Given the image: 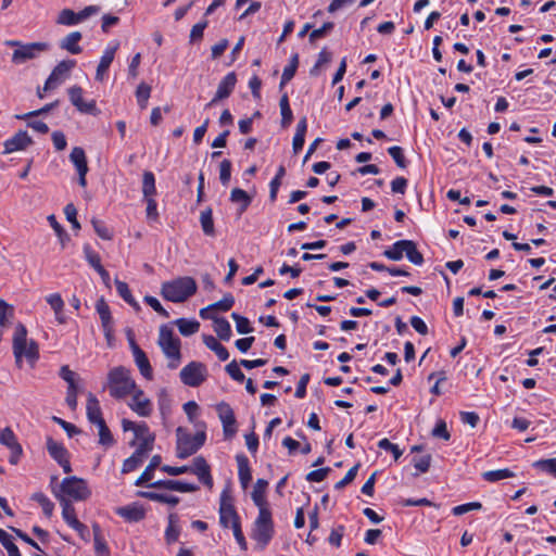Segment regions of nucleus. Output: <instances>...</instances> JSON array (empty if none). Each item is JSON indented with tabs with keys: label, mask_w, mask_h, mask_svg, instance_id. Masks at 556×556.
<instances>
[{
	"label": "nucleus",
	"mask_w": 556,
	"mask_h": 556,
	"mask_svg": "<svg viewBox=\"0 0 556 556\" xmlns=\"http://www.w3.org/2000/svg\"><path fill=\"white\" fill-rule=\"evenodd\" d=\"M189 472L198 476L199 480L206 486H213V478L211 476L210 466L202 456L193 459V465L189 468Z\"/></svg>",
	"instance_id": "aec40b11"
},
{
	"label": "nucleus",
	"mask_w": 556,
	"mask_h": 556,
	"mask_svg": "<svg viewBox=\"0 0 556 556\" xmlns=\"http://www.w3.org/2000/svg\"><path fill=\"white\" fill-rule=\"evenodd\" d=\"M214 321V331L218 336L220 340L228 341L231 337V326L229 321L224 317H215Z\"/></svg>",
	"instance_id": "c9c22d12"
},
{
	"label": "nucleus",
	"mask_w": 556,
	"mask_h": 556,
	"mask_svg": "<svg viewBox=\"0 0 556 556\" xmlns=\"http://www.w3.org/2000/svg\"><path fill=\"white\" fill-rule=\"evenodd\" d=\"M31 500L41 506L42 511L47 517L50 518L53 515L54 504L46 494L42 492H36L31 495Z\"/></svg>",
	"instance_id": "49530a36"
},
{
	"label": "nucleus",
	"mask_w": 556,
	"mask_h": 556,
	"mask_svg": "<svg viewBox=\"0 0 556 556\" xmlns=\"http://www.w3.org/2000/svg\"><path fill=\"white\" fill-rule=\"evenodd\" d=\"M129 408L141 417H149L152 414L153 405L150 399L144 395L141 389H136L128 403Z\"/></svg>",
	"instance_id": "2eb2a0df"
},
{
	"label": "nucleus",
	"mask_w": 556,
	"mask_h": 556,
	"mask_svg": "<svg viewBox=\"0 0 556 556\" xmlns=\"http://www.w3.org/2000/svg\"><path fill=\"white\" fill-rule=\"evenodd\" d=\"M151 96V87L146 83H141L136 90V98L140 109L144 110Z\"/></svg>",
	"instance_id": "864d4df0"
},
{
	"label": "nucleus",
	"mask_w": 556,
	"mask_h": 556,
	"mask_svg": "<svg viewBox=\"0 0 556 556\" xmlns=\"http://www.w3.org/2000/svg\"><path fill=\"white\" fill-rule=\"evenodd\" d=\"M142 193L144 198L153 197L156 193L155 177L152 172H144L142 177Z\"/></svg>",
	"instance_id": "09e8293b"
},
{
	"label": "nucleus",
	"mask_w": 556,
	"mask_h": 556,
	"mask_svg": "<svg viewBox=\"0 0 556 556\" xmlns=\"http://www.w3.org/2000/svg\"><path fill=\"white\" fill-rule=\"evenodd\" d=\"M161 456L160 455H154L149 465L146 467V469L143 470V472L140 475V477L136 480V485H142L149 481L152 480L153 478V473H154V470L161 465Z\"/></svg>",
	"instance_id": "473e14b6"
},
{
	"label": "nucleus",
	"mask_w": 556,
	"mask_h": 556,
	"mask_svg": "<svg viewBox=\"0 0 556 556\" xmlns=\"http://www.w3.org/2000/svg\"><path fill=\"white\" fill-rule=\"evenodd\" d=\"M84 254H85V257H86V261L88 262V264L93 267L96 270H98V268L100 267H103L101 265V258H100V255L94 252L90 245L86 244L84 247Z\"/></svg>",
	"instance_id": "680f3d73"
},
{
	"label": "nucleus",
	"mask_w": 556,
	"mask_h": 556,
	"mask_svg": "<svg viewBox=\"0 0 556 556\" xmlns=\"http://www.w3.org/2000/svg\"><path fill=\"white\" fill-rule=\"evenodd\" d=\"M8 46L16 47L12 54V62L15 64H23L29 60L37 58V55L46 50L49 46L46 42H31L23 45L16 40L7 41Z\"/></svg>",
	"instance_id": "6e6552de"
},
{
	"label": "nucleus",
	"mask_w": 556,
	"mask_h": 556,
	"mask_svg": "<svg viewBox=\"0 0 556 556\" xmlns=\"http://www.w3.org/2000/svg\"><path fill=\"white\" fill-rule=\"evenodd\" d=\"M148 452L136 448L130 457L124 460L122 466V472L128 473L134 471L138 466H140L143 459L148 456Z\"/></svg>",
	"instance_id": "7c9ffc66"
},
{
	"label": "nucleus",
	"mask_w": 556,
	"mask_h": 556,
	"mask_svg": "<svg viewBox=\"0 0 556 556\" xmlns=\"http://www.w3.org/2000/svg\"><path fill=\"white\" fill-rule=\"evenodd\" d=\"M231 318L236 321V329L239 333L247 334L253 331V328L250 326V321L247 317L232 313Z\"/></svg>",
	"instance_id": "6e6d98bb"
},
{
	"label": "nucleus",
	"mask_w": 556,
	"mask_h": 556,
	"mask_svg": "<svg viewBox=\"0 0 556 556\" xmlns=\"http://www.w3.org/2000/svg\"><path fill=\"white\" fill-rule=\"evenodd\" d=\"M0 443L11 451L10 463L17 464L23 450L11 428L7 427L0 431Z\"/></svg>",
	"instance_id": "dca6fc26"
},
{
	"label": "nucleus",
	"mask_w": 556,
	"mask_h": 556,
	"mask_svg": "<svg viewBox=\"0 0 556 556\" xmlns=\"http://www.w3.org/2000/svg\"><path fill=\"white\" fill-rule=\"evenodd\" d=\"M184 384L195 388L201 386L207 378V368L201 362H190L179 372Z\"/></svg>",
	"instance_id": "9d476101"
},
{
	"label": "nucleus",
	"mask_w": 556,
	"mask_h": 556,
	"mask_svg": "<svg viewBox=\"0 0 556 556\" xmlns=\"http://www.w3.org/2000/svg\"><path fill=\"white\" fill-rule=\"evenodd\" d=\"M52 493L58 501L63 497L71 502L86 501L91 495V491L86 480L76 476L64 478L59 486H52Z\"/></svg>",
	"instance_id": "f03ea898"
},
{
	"label": "nucleus",
	"mask_w": 556,
	"mask_h": 556,
	"mask_svg": "<svg viewBox=\"0 0 556 556\" xmlns=\"http://www.w3.org/2000/svg\"><path fill=\"white\" fill-rule=\"evenodd\" d=\"M70 160L76 167L77 172L88 170L87 159L83 148H73L70 154Z\"/></svg>",
	"instance_id": "4c0bfd02"
},
{
	"label": "nucleus",
	"mask_w": 556,
	"mask_h": 556,
	"mask_svg": "<svg viewBox=\"0 0 556 556\" xmlns=\"http://www.w3.org/2000/svg\"><path fill=\"white\" fill-rule=\"evenodd\" d=\"M140 495L150 501L168 504L170 506H176L179 503V497L166 493L148 491L141 492Z\"/></svg>",
	"instance_id": "72a5a7b5"
},
{
	"label": "nucleus",
	"mask_w": 556,
	"mask_h": 556,
	"mask_svg": "<svg viewBox=\"0 0 556 556\" xmlns=\"http://www.w3.org/2000/svg\"><path fill=\"white\" fill-rule=\"evenodd\" d=\"M306 131H307V119L304 116L299 121V123L296 125V130H295V134L293 137L292 149H293L294 154H298L303 149Z\"/></svg>",
	"instance_id": "c756f323"
},
{
	"label": "nucleus",
	"mask_w": 556,
	"mask_h": 556,
	"mask_svg": "<svg viewBox=\"0 0 556 556\" xmlns=\"http://www.w3.org/2000/svg\"><path fill=\"white\" fill-rule=\"evenodd\" d=\"M115 286H116V291H117L118 295L127 304H129L130 306H132L135 309L138 311L140 308V306H139L138 302L135 300V298L132 296L128 285L124 281L115 280Z\"/></svg>",
	"instance_id": "58836bf2"
},
{
	"label": "nucleus",
	"mask_w": 556,
	"mask_h": 556,
	"mask_svg": "<svg viewBox=\"0 0 556 556\" xmlns=\"http://www.w3.org/2000/svg\"><path fill=\"white\" fill-rule=\"evenodd\" d=\"M81 37L83 35L80 31L70 33L60 41V48L72 54H79L83 51L81 47L78 45Z\"/></svg>",
	"instance_id": "bb28decb"
},
{
	"label": "nucleus",
	"mask_w": 556,
	"mask_h": 556,
	"mask_svg": "<svg viewBox=\"0 0 556 556\" xmlns=\"http://www.w3.org/2000/svg\"><path fill=\"white\" fill-rule=\"evenodd\" d=\"M60 505L62 506V517L64 521L73 528L76 523L79 522V520L76 517V510L71 501L64 500L63 497L59 501Z\"/></svg>",
	"instance_id": "2f4dec72"
},
{
	"label": "nucleus",
	"mask_w": 556,
	"mask_h": 556,
	"mask_svg": "<svg viewBox=\"0 0 556 556\" xmlns=\"http://www.w3.org/2000/svg\"><path fill=\"white\" fill-rule=\"evenodd\" d=\"M237 84V76L233 72L228 73L218 84L214 98L206 104V108L214 105L217 101L227 99L233 91Z\"/></svg>",
	"instance_id": "6ab92c4d"
},
{
	"label": "nucleus",
	"mask_w": 556,
	"mask_h": 556,
	"mask_svg": "<svg viewBox=\"0 0 556 556\" xmlns=\"http://www.w3.org/2000/svg\"><path fill=\"white\" fill-rule=\"evenodd\" d=\"M56 23L60 25L73 26L79 24L80 21L78 13L71 9H63L58 15Z\"/></svg>",
	"instance_id": "3c124183"
},
{
	"label": "nucleus",
	"mask_w": 556,
	"mask_h": 556,
	"mask_svg": "<svg viewBox=\"0 0 556 556\" xmlns=\"http://www.w3.org/2000/svg\"><path fill=\"white\" fill-rule=\"evenodd\" d=\"M231 177V162L229 160H224L219 165V180L223 186H227L230 181Z\"/></svg>",
	"instance_id": "69168bd1"
},
{
	"label": "nucleus",
	"mask_w": 556,
	"mask_h": 556,
	"mask_svg": "<svg viewBox=\"0 0 556 556\" xmlns=\"http://www.w3.org/2000/svg\"><path fill=\"white\" fill-rule=\"evenodd\" d=\"M225 370L237 382H243L245 380V376L240 369V363H237L236 361L227 364Z\"/></svg>",
	"instance_id": "bf43d9fd"
},
{
	"label": "nucleus",
	"mask_w": 556,
	"mask_h": 556,
	"mask_svg": "<svg viewBox=\"0 0 556 556\" xmlns=\"http://www.w3.org/2000/svg\"><path fill=\"white\" fill-rule=\"evenodd\" d=\"M182 429H177V457L185 459L194 454L205 442L206 435L203 431L197 432L194 435L181 434Z\"/></svg>",
	"instance_id": "1a4fd4ad"
},
{
	"label": "nucleus",
	"mask_w": 556,
	"mask_h": 556,
	"mask_svg": "<svg viewBox=\"0 0 556 556\" xmlns=\"http://www.w3.org/2000/svg\"><path fill=\"white\" fill-rule=\"evenodd\" d=\"M482 477L488 482H497L503 479L515 477V473L508 468L490 470L482 473Z\"/></svg>",
	"instance_id": "de8ad7c7"
},
{
	"label": "nucleus",
	"mask_w": 556,
	"mask_h": 556,
	"mask_svg": "<svg viewBox=\"0 0 556 556\" xmlns=\"http://www.w3.org/2000/svg\"><path fill=\"white\" fill-rule=\"evenodd\" d=\"M230 201L233 203H240L239 213L241 214L250 206L252 197H250L247 191L240 188H233L230 192Z\"/></svg>",
	"instance_id": "f704fd0d"
},
{
	"label": "nucleus",
	"mask_w": 556,
	"mask_h": 556,
	"mask_svg": "<svg viewBox=\"0 0 556 556\" xmlns=\"http://www.w3.org/2000/svg\"><path fill=\"white\" fill-rule=\"evenodd\" d=\"M48 222L50 224V226L53 228V230L55 231V233L58 235V237L60 238L62 244L64 245L65 244V241H68L70 240V237L66 233V231L63 229V227L58 223L56 218L54 215H50L48 216Z\"/></svg>",
	"instance_id": "774afa93"
},
{
	"label": "nucleus",
	"mask_w": 556,
	"mask_h": 556,
	"mask_svg": "<svg viewBox=\"0 0 556 556\" xmlns=\"http://www.w3.org/2000/svg\"><path fill=\"white\" fill-rule=\"evenodd\" d=\"M150 488L166 489L177 492H195L199 486L192 483H187L178 480H159L151 484Z\"/></svg>",
	"instance_id": "412c9836"
},
{
	"label": "nucleus",
	"mask_w": 556,
	"mask_h": 556,
	"mask_svg": "<svg viewBox=\"0 0 556 556\" xmlns=\"http://www.w3.org/2000/svg\"><path fill=\"white\" fill-rule=\"evenodd\" d=\"M116 514L130 522H138L146 516L144 509L136 504L118 507Z\"/></svg>",
	"instance_id": "4be33fe9"
},
{
	"label": "nucleus",
	"mask_w": 556,
	"mask_h": 556,
	"mask_svg": "<svg viewBox=\"0 0 556 556\" xmlns=\"http://www.w3.org/2000/svg\"><path fill=\"white\" fill-rule=\"evenodd\" d=\"M235 304V298L232 294L227 293L224 295V298L211 305H208V308H212L213 311H222L227 312L229 311Z\"/></svg>",
	"instance_id": "5fc2aeb1"
},
{
	"label": "nucleus",
	"mask_w": 556,
	"mask_h": 556,
	"mask_svg": "<svg viewBox=\"0 0 556 556\" xmlns=\"http://www.w3.org/2000/svg\"><path fill=\"white\" fill-rule=\"evenodd\" d=\"M334 27V24L332 22H326L323 24L321 27L314 29L309 34V41L314 42L315 40L325 37L329 31H331Z\"/></svg>",
	"instance_id": "338daca9"
},
{
	"label": "nucleus",
	"mask_w": 556,
	"mask_h": 556,
	"mask_svg": "<svg viewBox=\"0 0 556 556\" xmlns=\"http://www.w3.org/2000/svg\"><path fill=\"white\" fill-rule=\"evenodd\" d=\"M378 447L392 453L395 460H397L403 454V452L400 450V447L396 444H393L387 438L381 439L378 442Z\"/></svg>",
	"instance_id": "e2e57ef3"
},
{
	"label": "nucleus",
	"mask_w": 556,
	"mask_h": 556,
	"mask_svg": "<svg viewBox=\"0 0 556 556\" xmlns=\"http://www.w3.org/2000/svg\"><path fill=\"white\" fill-rule=\"evenodd\" d=\"M122 428L124 431L134 432L135 438L130 442L131 446H136V448L148 453L152 451L155 435L150 431L146 422L136 424L131 420L123 419Z\"/></svg>",
	"instance_id": "0eeeda50"
},
{
	"label": "nucleus",
	"mask_w": 556,
	"mask_h": 556,
	"mask_svg": "<svg viewBox=\"0 0 556 556\" xmlns=\"http://www.w3.org/2000/svg\"><path fill=\"white\" fill-rule=\"evenodd\" d=\"M200 224L204 235L213 237L215 235L213 212L212 208L207 207L200 215Z\"/></svg>",
	"instance_id": "c03bdc74"
},
{
	"label": "nucleus",
	"mask_w": 556,
	"mask_h": 556,
	"mask_svg": "<svg viewBox=\"0 0 556 556\" xmlns=\"http://www.w3.org/2000/svg\"><path fill=\"white\" fill-rule=\"evenodd\" d=\"M116 50H117V45L105 49L103 55L101 56L100 63L97 67V73H96L97 80L102 81L104 79V75L108 72L110 65L112 64V62L114 60Z\"/></svg>",
	"instance_id": "393cba45"
},
{
	"label": "nucleus",
	"mask_w": 556,
	"mask_h": 556,
	"mask_svg": "<svg viewBox=\"0 0 556 556\" xmlns=\"http://www.w3.org/2000/svg\"><path fill=\"white\" fill-rule=\"evenodd\" d=\"M135 363L140 371V374L147 379L152 380L153 379V370L150 364V361L144 353L143 350L140 348L135 349V355H134Z\"/></svg>",
	"instance_id": "5701e85b"
},
{
	"label": "nucleus",
	"mask_w": 556,
	"mask_h": 556,
	"mask_svg": "<svg viewBox=\"0 0 556 556\" xmlns=\"http://www.w3.org/2000/svg\"><path fill=\"white\" fill-rule=\"evenodd\" d=\"M159 345L168 358L167 367L176 369L181 361L180 340L174 336L173 329L167 325H163L160 328Z\"/></svg>",
	"instance_id": "423d86ee"
},
{
	"label": "nucleus",
	"mask_w": 556,
	"mask_h": 556,
	"mask_svg": "<svg viewBox=\"0 0 556 556\" xmlns=\"http://www.w3.org/2000/svg\"><path fill=\"white\" fill-rule=\"evenodd\" d=\"M178 518L176 515L170 514L168 517V526L165 531V541L167 544L175 543L180 534V529L177 526Z\"/></svg>",
	"instance_id": "a19ab883"
},
{
	"label": "nucleus",
	"mask_w": 556,
	"mask_h": 556,
	"mask_svg": "<svg viewBox=\"0 0 556 556\" xmlns=\"http://www.w3.org/2000/svg\"><path fill=\"white\" fill-rule=\"evenodd\" d=\"M96 309L100 316L102 327L113 325V318L111 315L110 307L103 298H101L97 301Z\"/></svg>",
	"instance_id": "a18cd8bd"
},
{
	"label": "nucleus",
	"mask_w": 556,
	"mask_h": 556,
	"mask_svg": "<svg viewBox=\"0 0 556 556\" xmlns=\"http://www.w3.org/2000/svg\"><path fill=\"white\" fill-rule=\"evenodd\" d=\"M267 485L268 482L264 479H258L254 484L251 496L254 504L258 507V511H261L263 508H269L265 497Z\"/></svg>",
	"instance_id": "a878e982"
},
{
	"label": "nucleus",
	"mask_w": 556,
	"mask_h": 556,
	"mask_svg": "<svg viewBox=\"0 0 556 556\" xmlns=\"http://www.w3.org/2000/svg\"><path fill=\"white\" fill-rule=\"evenodd\" d=\"M238 464V476L240 483L243 488H247L252 480V473L249 465V459L245 455L240 454L236 456Z\"/></svg>",
	"instance_id": "c85d7f7f"
},
{
	"label": "nucleus",
	"mask_w": 556,
	"mask_h": 556,
	"mask_svg": "<svg viewBox=\"0 0 556 556\" xmlns=\"http://www.w3.org/2000/svg\"><path fill=\"white\" fill-rule=\"evenodd\" d=\"M197 282L191 277H179L170 281H165L161 286L162 296L174 303H181L188 300L197 292Z\"/></svg>",
	"instance_id": "f257e3e1"
},
{
	"label": "nucleus",
	"mask_w": 556,
	"mask_h": 556,
	"mask_svg": "<svg viewBox=\"0 0 556 556\" xmlns=\"http://www.w3.org/2000/svg\"><path fill=\"white\" fill-rule=\"evenodd\" d=\"M298 66H299V55L295 53L291 56L289 64L283 68L280 85H279L280 89H282L283 86L294 77Z\"/></svg>",
	"instance_id": "ea45409f"
},
{
	"label": "nucleus",
	"mask_w": 556,
	"mask_h": 556,
	"mask_svg": "<svg viewBox=\"0 0 556 556\" xmlns=\"http://www.w3.org/2000/svg\"><path fill=\"white\" fill-rule=\"evenodd\" d=\"M219 522L223 528H229L233 527L235 523H240V518L231 503V497L226 492H223L220 495Z\"/></svg>",
	"instance_id": "4468645a"
},
{
	"label": "nucleus",
	"mask_w": 556,
	"mask_h": 556,
	"mask_svg": "<svg viewBox=\"0 0 556 556\" xmlns=\"http://www.w3.org/2000/svg\"><path fill=\"white\" fill-rule=\"evenodd\" d=\"M47 303L53 309L55 319L59 324H65L66 317L64 315V301L59 293H52L46 298Z\"/></svg>",
	"instance_id": "cd10ccee"
},
{
	"label": "nucleus",
	"mask_w": 556,
	"mask_h": 556,
	"mask_svg": "<svg viewBox=\"0 0 556 556\" xmlns=\"http://www.w3.org/2000/svg\"><path fill=\"white\" fill-rule=\"evenodd\" d=\"M98 427L99 443L105 447L114 444V438L105 424V420L94 424Z\"/></svg>",
	"instance_id": "8fccbe9b"
},
{
	"label": "nucleus",
	"mask_w": 556,
	"mask_h": 556,
	"mask_svg": "<svg viewBox=\"0 0 556 556\" xmlns=\"http://www.w3.org/2000/svg\"><path fill=\"white\" fill-rule=\"evenodd\" d=\"M218 418L223 425L225 439H231L237 433V421L233 409L229 404L222 402L216 406Z\"/></svg>",
	"instance_id": "f8f14e48"
},
{
	"label": "nucleus",
	"mask_w": 556,
	"mask_h": 556,
	"mask_svg": "<svg viewBox=\"0 0 556 556\" xmlns=\"http://www.w3.org/2000/svg\"><path fill=\"white\" fill-rule=\"evenodd\" d=\"M175 325L178 327L179 332L185 336H191L195 332H198L200 328V323L198 320H189L186 318H179L175 320Z\"/></svg>",
	"instance_id": "37998d69"
},
{
	"label": "nucleus",
	"mask_w": 556,
	"mask_h": 556,
	"mask_svg": "<svg viewBox=\"0 0 556 556\" xmlns=\"http://www.w3.org/2000/svg\"><path fill=\"white\" fill-rule=\"evenodd\" d=\"M388 153L394 160V162L396 163V165L400 168H405L407 166V161L405 159L403 149L401 147H397V146L390 147L388 149Z\"/></svg>",
	"instance_id": "052dcab7"
},
{
	"label": "nucleus",
	"mask_w": 556,
	"mask_h": 556,
	"mask_svg": "<svg viewBox=\"0 0 556 556\" xmlns=\"http://www.w3.org/2000/svg\"><path fill=\"white\" fill-rule=\"evenodd\" d=\"M405 255L409 262L415 265H421L424 263L422 254L417 250L416 243L412 240H404Z\"/></svg>",
	"instance_id": "e433bc0d"
},
{
	"label": "nucleus",
	"mask_w": 556,
	"mask_h": 556,
	"mask_svg": "<svg viewBox=\"0 0 556 556\" xmlns=\"http://www.w3.org/2000/svg\"><path fill=\"white\" fill-rule=\"evenodd\" d=\"M27 330L24 325L18 324L15 328L14 337H13V353L15 356L16 365L22 367V357H26V359L34 365L35 362L39 357L38 345L36 342L30 341L27 342Z\"/></svg>",
	"instance_id": "7ed1b4c3"
},
{
	"label": "nucleus",
	"mask_w": 556,
	"mask_h": 556,
	"mask_svg": "<svg viewBox=\"0 0 556 556\" xmlns=\"http://www.w3.org/2000/svg\"><path fill=\"white\" fill-rule=\"evenodd\" d=\"M108 380L110 394L115 399H123L137 389L136 382L130 376V370L122 366L110 370Z\"/></svg>",
	"instance_id": "20e7f679"
},
{
	"label": "nucleus",
	"mask_w": 556,
	"mask_h": 556,
	"mask_svg": "<svg viewBox=\"0 0 556 556\" xmlns=\"http://www.w3.org/2000/svg\"><path fill=\"white\" fill-rule=\"evenodd\" d=\"M280 113H281V126L288 127L293 121V113L289 104V98L287 93H283L279 101Z\"/></svg>",
	"instance_id": "79ce46f5"
},
{
	"label": "nucleus",
	"mask_w": 556,
	"mask_h": 556,
	"mask_svg": "<svg viewBox=\"0 0 556 556\" xmlns=\"http://www.w3.org/2000/svg\"><path fill=\"white\" fill-rule=\"evenodd\" d=\"M76 66L75 60H65L61 61L51 72L50 76L47 78L45 83L43 90L48 91L54 89L59 85H61L64 79L68 76L72 68Z\"/></svg>",
	"instance_id": "9b49d317"
},
{
	"label": "nucleus",
	"mask_w": 556,
	"mask_h": 556,
	"mask_svg": "<svg viewBox=\"0 0 556 556\" xmlns=\"http://www.w3.org/2000/svg\"><path fill=\"white\" fill-rule=\"evenodd\" d=\"M93 229L96 233L103 240H111L112 239V232L111 230L105 226V224L102 220L93 218L91 220Z\"/></svg>",
	"instance_id": "0e129e2a"
},
{
	"label": "nucleus",
	"mask_w": 556,
	"mask_h": 556,
	"mask_svg": "<svg viewBox=\"0 0 556 556\" xmlns=\"http://www.w3.org/2000/svg\"><path fill=\"white\" fill-rule=\"evenodd\" d=\"M86 414H87V419L89 420L90 424L94 425V424H98V422L104 420L102 417V410L100 407V403H99L98 399L92 393H88V396H87Z\"/></svg>",
	"instance_id": "b1692460"
},
{
	"label": "nucleus",
	"mask_w": 556,
	"mask_h": 556,
	"mask_svg": "<svg viewBox=\"0 0 556 556\" xmlns=\"http://www.w3.org/2000/svg\"><path fill=\"white\" fill-rule=\"evenodd\" d=\"M330 61H331V53L329 51H327L326 49H323L318 54L317 62L311 68L309 74L312 76H317L319 74L320 67L328 64Z\"/></svg>",
	"instance_id": "13d9d810"
},
{
	"label": "nucleus",
	"mask_w": 556,
	"mask_h": 556,
	"mask_svg": "<svg viewBox=\"0 0 556 556\" xmlns=\"http://www.w3.org/2000/svg\"><path fill=\"white\" fill-rule=\"evenodd\" d=\"M33 143V139L25 130L17 131L13 137L5 140L3 154H10L15 151H23Z\"/></svg>",
	"instance_id": "a211bd4d"
},
{
	"label": "nucleus",
	"mask_w": 556,
	"mask_h": 556,
	"mask_svg": "<svg viewBox=\"0 0 556 556\" xmlns=\"http://www.w3.org/2000/svg\"><path fill=\"white\" fill-rule=\"evenodd\" d=\"M46 446L49 455L62 467L65 473L72 472L68 451L62 443L54 441L51 437L47 438Z\"/></svg>",
	"instance_id": "ddd939ff"
},
{
	"label": "nucleus",
	"mask_w": 556,
	"mask_h": 556,
	"mask_svg": "<svg viewBox=\"0 0 556 556\" xmlns=\"http://www.w3.org/2000/svg\"><path fill=\"white\" fill-rule=\"evenodd\" d=\"M68 97L74 106L81 113L98 114L96 101L85 102L83 99V89L79 86H73L68 89Z\"/></svg>",
	"instance_id": "f3484780"
},
{
	"label": "nucleus",
	"mask_w": 556,
	"mask_h": 556,
	"mask_svg": "<svg viewBox=\"0 0 556 556\" xmlns=\"http://www.w3.org/2000/svg\"><path fill=\"white\" fill-rule=\"evenodd\" d=\"M404 240L396 241L391 249L384 251V256L392 261H400L405 253L404 244H402Z\"/></svg>",
	"instance_id": "4d7b16f0"
},
{
	"label": "nucleus",
	"mask_w": 556,
	"mask_h": 556,
	"mask_svg": "<svg viewBox=\"0 0 556 556\" xmlns=\"http://www.w3.org/2000/svg\"><path fill=\"white\" fill-rule=\"evenodd\" d=\"M275 534L274 521L269 508H263L253 523L251 538L256 542L258 549H264Z\"/></svg>",
	"instance_id": "39448f33"
},
{
	"label": "nucleus",
	"mask_w": 556,
	"mask_h": 556,
	"mask_svg": "<svg viewBox=\"0 0 556 556\" xmlns=\"http://www.w3.org/2000/svg\"><path fill=\"white\" fill-rule=\"evenodd\" d=\"M93 534H94V551L98 556H105L109 554V547L105 541L101 536V530L98 525H93Z\"/></svg>",
	"instance_id": "603ef678"
}]
</instances>
